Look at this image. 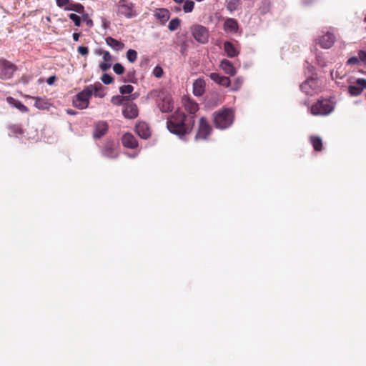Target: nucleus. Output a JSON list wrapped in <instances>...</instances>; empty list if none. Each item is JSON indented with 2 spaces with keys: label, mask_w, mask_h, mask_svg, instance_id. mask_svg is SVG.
I'll return each instance as SVG.
<instances>
[{
  "label": "nucleus",
  "mask_w": 366,
  "mask_h": 366,
  "mask_svg": "<svg viewBox=\"0 0 366 366\" xmlns=\"http://www.w3.org/2000/svg\"><path fill=\"white\" fill-rule=\"evenodd\" d=\"M194 121L192 116L187 117L182 112H177L167 122L169 131L182 138L190 132Z\"/></svg>",
  "instance_id": "obj_1"
},
{
  "label": "nucleus",
  "mask_w": 366,
  "mask_h": 366,
  "mask_svg": "<svg viewBox=\"0 0 366 366\" xmlns=\"http://www.w3.org/2000/svg\"><path fill=\"white\" fill-rule=\"evenodd\" d=\"M234 120V113L229 109H224L214 115V122L217 128L225 129L230 127Z\"/></svg>",
  "instance_id": "obj_2"
},
{
  "label": "nucleus",
  "mask_w": 366,
  "mask_h": 366,
  "mask_svg": "<svg viewBox=\"0 0 366 366\" xmlns=\"http://www.w3.org/2000/svg\"><path fill=\"white\" fill-rule=\"evenodd\" d=\"M335 108V104L328 99L318 100L310 108V112L315 116H325L330 114Z\"/></svg>",
  "instance_id": "obj_3"
},
{
  "label": "nucleus",
  "mask_w": 366,
  "mask_h": 366,
  "mask_svg": "<svg viewBox=\"0 0 366 366\" xmlns=\"http://www.w3.org/2000/svg\"><path fill=\"white\" fill-rule=\"evenodd\" d=\"M191 33L194 39L200 44H206L209 40V31L202 25H194L191 27Z\"/></svg>",
  "instance_id": "obj_4"
},
{
  "label": "nucleus",
  "mask_w": 366,
  "mask_h": 366,
  "mask_svg": "<svg viewBox=\"0 0 366 366\" xmlns=\"http://www.w3.org/2000/svg\"><path fill=\"white\" fill-rule=\"evenodd\" d=\"M89 90H86V87L79 93H78L73 100V104L79 109H84L88 107L91 96Z\"/></svg>",
  "instance_id": "obj_5"
},
{
  "label": "nucleus",
  "mask_w": 366,
  "mask_h": 366,
  "mask_svg": "<svg viewBox=\"0 0 366 366\" xmlns=\"http://www.w3.org/2000/svg\"><path fill=\"white\" fill-rule=\"evenodd\" d=\"M117 14L123 16L127 19L136 17L138 15L137 11L134 9L133 3L122 4L117 6Z\"/></svg>",
  "instance_id": "obj_6"
},
{
  "label": "nucleus",
  "mask_w": 366,
  "mask_h": 366,
  "mask_svg": "<svg viewBox=\"0 0 366 366\" xmlns=\"http://www.w3.org/2000/svg\"><path fill=\"white\" fill-rule=\"evenodd\" d=\"M15 71V66L11 62L1 59L0 60V77L3 79H10Z\"/></svg>",
  "instance_id": "obj_7"
},
{
  "label": "nucleus",
  "mask_w": 366,
  "mask_h": 366,
  "mask_svg": "<svg viewBox=\"0 0 366 366\" xmlns=\"http://www.w3.org/2000/svg\"><path fill=\"white\" fill-rule=\"evenodd\" d=\"M301 90L308 95H314L320 90L318 81L315 79H310L302 83L300 86Z\"/></svg>",
  "instance_id": "obj_8"
},
{
  "label": "nucleus",
  "mask_w": 366,
  "mask_h": 366,
  "mask_svg": "<svg viewBox=\"0 0 366 366\" xmlns=\"http://www.w3.org/2000/svg\"><path fill=\"white\" fill-rule=\"evenodd\" d=\"M212 127L207 123L204 117H202L199 120L198 132L195 136L197 140L206 139L207 137L210 134Z\"/></svg>",
  "instance_id": "obj_9"
},
{
  "label": "nucleus",
  "mask_w": 366,
  "mask_h": 366,
  "mask_svg": "<svg viewBox=\"0 0 366 366\" xmlns=\"http://www.w3.org/2000/svg\"><path fill=\"white\" fill-rule=\"evenodd\" d=\"M356 84L350 85L348 86V92L351 96L360 95L364 89H366V79H357Z\"/></svg>",
  "instance_id": "obj_10"
},
{
  "label": "nucleus",
  "mask_w": 366,
  "mask_h": 366,
  "mask_svg": "<svg viewBox=\"0 0 366 366\" xmlns=\"http://www.w3.org/2000/svg\"><path fill=\"white\" fill-rule=\"evenodd\" d=\"M117 144L111 140L107 141L103 147L102 152V154L108 158H115L117 157L116 152Z\"/></svg>",
  "instance_id": "obj_11"
},
{
  "label": "nucleus",
  "mask_w": 366,
  "mask_h": 366,
  "mask_svg": "<svg viewBox=\"0 0 366 366\" xmlns=\"http://www.w3.org/2000/svg\"><path fill=\"white\" fill-rule=\"evenodd\" d=\"M124 108L122 111L123 115L127 119H134L138 116V109L135 104L127 103L124 104Z\"/></svg>",
  "instance_id": "obj_12"
},
{
  "label": "nucleus",
  "mask_w": 366,
  "mask_h": 366,
  "mask_svg": "<svg viewBox=\"0 0 366 366\" xmlns=\"http://www.w3.org/2000/svg\"><path fill=\"white\" fill-rule=\"evenodd\" d=\"M335 37L333 34L327 32L319 39V44L324 49L330 48L335 43Z\"/></svg>",
  "instance_id": "obj_13"
},
{
  "label": "nucleus",
  "mask_w": 366,
  "mask_h": 366,
  "mask_svg": "<svg viewBox=\"0 0 366 366\" xmlns=\"http://www.w3.org/2000/svg\"><path fill=\"white\" fill-rule=\"evenodd\" d=\"M86 90H89V94L92 97L94 94L95 97L102 98L105 96L104 86L101 83L97 82L94 84H90L86 86Z\"/></svg>",
  "instance_id": "obj_14"
},
{
  "label": "nucleus",
  "mask_w": 366,
  "mask_h": 366,
  "mask_svg": "<svg viewBox=\"0 0 366 366\" xmlns=\"http://www.w3.org/2000/svg\"><path fill=\"white\" fill-rule=\"evenodd\" d=\"M136 132L143 139H147L151 135L149 127L145 122H139L136 124Z\"/></svg>",
  "instance_id": "obj_15"
},
{
  "label": "nucleus",
  "mask_w": 366,
  "mask_h": 366,
  "mask_svg": "<svg viewBox=\"0 0 366 366\" xmlns=\"http://www.w3.org/2000/svg\"><path fill=\"white\" fill-rule=\"evenodd\" d=\"M162 103L159 104V107L162 112H169L173 108V102L169 95H164L162 97Z\"/></svg>",
  "instance_id": "obj_16"
},
{
  "label": "nucleus",
  "mask_w": 366,
  "mask_h": 366,
  "mask_svg": "<svg viewBox=\"0 0 366 366\" xmlns=\"http://www.w3.org/2000/svg\"><path fill=\"white\" fill-rule=\"evenodd\" d=\"M108 130V124L107 122L101 121L99 122L96 126L94 131V138H101L103 135H104Z\"/></svg>",
  "instance_id": "obj_17"
},
{
  "label": "nucleus",
  "mask_w": 366,
  "mask_h": 366,
  "mask_svg": "<svg viewBox=\"0 0 366 366\" xmlns=\"http://www.w3.org/2000/svg\"><path fill=\"white\" fill-rule=\"evenodd\" d=\"M209 77L212 80L219 85L224 86L226 87L229 86L231 81L229 77L221 76L217 73H211Z\"/></svg>",
  "instance_id": "obj_18"
},
{
  "label": "nucleus",
  "mask_w": 366,
  "mask_h": 366,
  "mask_svg": "<svg viewBox=\"0 0 366 366\" xmlns=\"http://www.w3.org/2000/svg\"><path fill=\"white\" fill-rule=\"evenodd\" d=\"M205 81L202 79H197L193 83V94L197 97L202 96L204 92Z\"/></svg>",
  "instance_id": "obj_19"
},
{
  "label": "nucleus",
  "mask_w": 366,
  "mask_h": 366,
  "mask_svg": "<svg viewBox=\"0 0 366 366\" xmlns=\"http://www.w3.org/2000/svg\"><path fill=\"white\" fill-rule=\"evenodd\" d=\"M122 141L123 145L128 148L134 149L137 146V142L135 137L129 133L123 135Z\"/></svg>",
  "instance_id": "obj_20"
},
{
  "label": "nucleus",
  "mask_w": 366,
  "mask_h": 366,
  "mask_svg": "<svg viewBox=\"0 0 366 366\" xmlns=\"http://www.w3.org/2000/svg\"><path fill=\"white\" fill-rule=\"evenodd\" d=\"M35 101L34 107L39 109H48L51 103L46 97H31Z\"/></svg>",
  "instance_id": "obj_21"
},
{
  "label": "nucleus",
  "mask_w": 366,
  "mask_h": 366,
  "mask_svg": "<svg viewBox=\"0 0 366 366\" xmlns=\"http://www.w3.org/2000/svg\"><path fill=\"white\" fill-rule=\"evenodd\" d=\"M224 29L226 32L236 33L238 31V24L234 19H227L224 24Z\"/></svg>",
  "instance_id": "obj_22"
},
{
  "label": "nucleus",
  "mask_w": 366,
  "mask_h": 366,
  "mask_svg": "<svg viewBox=\"0 0 366 366\" xmlns=\"http://www.w3.org/2000/svg\"><path fill=\"white\" fill-rule=\"evenodd\" d=\"M6 102H8V104L9 105H11L13 107L16 108L22 113H26V112H28V111H29L28 108L24 104H23L20 101H19L13 97H7Z\"/></svg>",
  "instance_id": "obj_23"
},
{
  "label": "nucleus",
  "mask_w": 366,
  "mask_h": 366,
  "mask_svg": "<svg viewBox=\"0 0 366 366\" xmlns=\"http://www.w3.org/2000/svg\"><path fill=\"white\" fill-rule=\"evenodd\" d=\"M107 44L110 46L114 51H119L124 49V43L112 38V37H107L106 39Z\"/></svg>",
  "instance_id": "obj_24"
},
{
  "label": "nucleus",
  "mask_w": 366,
  "mask_h": 366,
  "mask_svg": "<svg viewBox=\"0 0 366 366\" xmlns=\"http://www.w3.org/2000/svg\"><path fill=\"white\" fill-rule=\"evenodd\" d=\"M220 67L227 74L234 76L236 74L235 68L229 60H222L220 63Z\"/></svg>",
  "instance_id": "obj_25"
},
{
  "label": "nucleus",
  "mask_w": 366,
  "mask_h": 366,
  "mask_svg": "<svg viewBox=\"0 0 366 366\" xmlns=\"http://www.w3.org/2000/svg\"><path fill=\"white\" fill-rule=\"evenodd\" d=\"M154 16L157 19H159L162 24H165L169 19V11L166 9H157Z\"/></svg>",
  "instance_id": "obj_26"
},
{
  "label": "nucleus",
  "mask_w": 366,
  "mask_h": 366,
  "mask_svg": "<svg viewBox=\"0 0 366 366\" xmlns=\"http://www.w3.org/2000/svg\"><path fill=\"white\" fill-rule=\"evenodd\" d=\"M224 49L230 58L235 57L239 54V50L229 41L224 42Z\"/></svg>",
  "instance_id": "obj_27"
},
{
  "label": "nucleus",
  "mask_w": 366,
  "mask_h": 366,
  "mask_svg": "<svg viewBox=\"0 0 366 366\" xmlns=\"http://www.w3.org/2000/svg\"><path fill=\"white\" fill-rule=\"evenodd\" d=\"M185 109L190 114H194L198 110V104L189 99H185L184 102Z\"/></svg>",
  "instance_id": "obj_28"
},
{
  "label": "nucleus",
  "mask_w": 366,
  "mask_h": 366,
  "mask_svg": "<svg viewBox=\"0 0 366 366\" xmlns=\"http://www.w3.org/2000/svg\"><path fill=\"white\" fill-rule=\"evenodd\" d=\"M310 142L316 151H320L322 147V139L317 136H312L310 137Z\"/></svg>",
  "instance_id": "obj_29"
},
{
  "label": "nucleus",
  "mask_w": 366,
  "mask_h": 366,
  "mask_svg": "<svg viewBox=\"0 0 366 366\" xmlns=\"http://www.w3.org/2000/svg\"><path fill=\"white\" fill-rule=\"evenodd\" d=\"M239 4V0H228L227 4V9L230 11H234L237 9Z\"/></svg>",
  "instance_id": "obj_30"
},
{
  "label": "nucleus",
  "mask_w": 366,
  "mask_h": 366,
  "mask_svg": "<svg viewBox=\"0 0 366 366\" xmlns=\"http://www.w3.org/2000/svg\"><path fill=\"white\" fill-rule=\"evenodd\" d=\"M127 59L130 63H134L137 59V52L134 49H129L127 52Z\"/></svg>",
  "instance_id": "obj_31"
},
{
  "label": "nucleus",
  "mask_w": 366,
  "mask_h": 366,
  "mask_svg": "<svg viewBox=\"0 0 366 366\" xmlns=\"http://www.w3.org/2000/svg\"><path fill=\"white\" fill-rule=\"evenodd\" d=\"M180 25V20L178 18H175L172 19L168 25V29L170 31H174L176 30L179 26Z\"/></svg>",
  "instance_id": "obj_32"
},
{
  "label": "nucleus",
  "mask_w": 366,
  "mask_h": 366,
  "mask_svg": "<svg viewBox=\"0 0 366 366\" xmlns=\"http://www.w3.org/2000/svg\"><path fill=\"white\" fill-rule=\"evenodd\" d=\"M194 1L187 0L184 3L183 10L185 13L191 12L194 9Z\"/></svg>",
  "instance_id": "obj_33"
},
{
  "label": "nucleus",
  "mask_w": 366,
  "mask_h": 366,
  "mask_svg": "<svg viewBox=\"0 0 366 366\" xmlns=\"http://www.w3.org/2000/svg\"><path fill=\"white\" fill-rule=\"evenodd\" d=\"M134 90V87L132 85H123L119 88V92L122 94H131Z\"/></svg>",
  "instance_id": "obj_34"
},
{
  "label": "nucleus",
  "mask_w": 366,
  "mask_h": 366,
  "mask_svg": "<svg viewBox=\"0 0 366 366\" xmlns=\"http://www.w3.org/2000/svg\"><path fill=\"white\" fill-rule=\"evenodd\" d=\"M243 83V79L242 77H237L234 79L233 86L232 87V91H237Z\"/></svg>",
  "instance_id": "obj_35"
},
{
  "label": "nucleus",
  "mask_w": 366,
  "mask_h": 366,
  "mask_svg": "<svg viewBox=\"0 0 366 366\" xmlns=\"http://www.w3.org/2000/svg\"><path fill=\"white\" fill-rule=\"evenodd\" d=\"M113 71L117 74H122L124 71V66L119 64V63H116L114 64L113 66Z\"/></svg>",
  "instance_id": "obj_36"
},
{
  "label": "nucleus",
  "mask_w": 366,
  "mask_h": 366,
  "mask_svg": "<svg viewBox=\"0 0 366 366\" xmlns=\"http://www.w3.org/2000/svg\"><path fill=\"white\" fill-rule=\"evenodd\" d=\"M102 81L105 84H109L113 82L114 79L108 74H104L101 77Z\"/></svg>",
  "instance_id": "obj_37"
},
{
  "label": "nucleus",
  "mask_w": 366,
  "mask_h": 366,
  "mask_svg": "<svg viewBox=\"0 0 366 366\" xmlns=\"http://www.w3.org/2000/svg\"><path fill=\"white\" fill-rule=\"evenodd\" d=\"M124 99L125 97H123L122 96H115L112 98L111 102L112 104L115 105L124 104L123 102Z\"/></svg>",
  "instance_id": "obj_38"
},
{
  "label": "nucleus",
  "mask_w": 366,
  "mask_h": 366,
  "mask_svg": "<svg viewBox=\"0 0 366 366\" xmlns=\"http://www.w3.org/2000/svg\"><path fill=\"white\" fill-rule=\"evenodd\" d=\"M347 64L350 65H359L360 64V60L359 58V55L355 56H352L347 60Z\"/></svg>",
  "instance_id": "obj_39"
},
{
  "label": "nucleus",
  "mask_w": 366,
  "mask_h": 366,
  "mask_svg": "<svg viewBox=\"0 0 366 366\" xmlns=\"http://www.w3.org/2000/svg\"><path fill=\"white\" fill-rule=\"evenodd\" d=\"M163 69L161 66H157L153 70V74L157 78H161L163 76Z\"/></svg>",
  "instance_id": "obj_40"
},
{
  "label": "nucleus",
  "mask_w": 366,
  "mask_h": 366,
  "mask_svg": "<svg viewBox=\"0 0 366 366\" xmlns=\"http://www.w3.org/2000/svg\"><path fill=\"white\" fill-rule=\"evenodd\" d=\"M65 10H73L77 13H81L84 11V6L80 4H75L72 8H66Z\"/></svg>",
  "instance_id": "obj_41"
},
{
  "label": "nucleus",
  "mask_w": 366,
  "mask_h": 366,
  "mask_svg": "<svg viewBox=\"0 0 366 366\" xmlns=\"http://www.w3.org/2000/svg\"><path fill=\"white\" fill-rule=\"evenodd\" d=\"M69 19L71 20H72L74 22V24L76 26H80V24H81V19H80V17L79 16H77L75 14H70L69 15Z\"/></svg>",
  "instance_id": "obj_42"
},
{
  "label": "nucleus",
  "mask_w": 366,
  "mask_h": 366,
  "mask_svg": "<svg viewBox=\"0 0 366 366\" xmlns=\"http://www.w3.org/2000/svg\"><path fill=\"white\" fill-rule=\"evenodd\" d=\"M99 54H103V59L106 62L111 63L112 56L110 53L107 51H99Z\"/></svg>",
  "instance_id": "obj_43"
},
{
  "label": "nucleus",
  "mask_w": 366,
  "mask_h": 366,
  "mask_svg": "<svg viewBox=\"0 0 366 366\" xmlns=\"http://www.w3.org/2000/svg\"><path fill=\"white\" fill-rule=\"evenodd\" d=\"M9 131L10 133L13 134H21L22 132L21 127L18 125L11 126L9 127Z\"/></svg>",
  "instance_id": "obj_44"
},
{
  "label": "nucleus",
  "mask_w": 366,
  "mask_h": 366,
  "mask_svg": "<svg viewBox=\"0 0 366 366\" xmlns=\"http://www.w3.org/2000/svg\"><path fill=\"white\" fill-rule=\"evenodd\" d=\"M360 63L366 65V51L360 50L358 52Z\"/></svg>",
  "instance_id": "obj_45"
},
{
  "label": "nucleus",
  "mask_w": 366,
  "mask_h": 366,
  "mask_svg": "<svg viewBox=\"0 0 366 366\" xmlns=\"http://www.w3.org/2000/svg\"><path fill=\"white\" fill-rule=\"evenodd\" d=\"M112 66V64L111 63H109V62H102L100 64H99V67L100 69L103 71H107L109 69H110Z\"/></svg>",
  "instance_id": "obj_46"
},
{
  "label": "nucleus",
  "mask_w": 366,
  "mask_h": 366,
  "mask_svg": "<svg viewBox=\"0 0 366 366\" xmlns=\"http://www.w3.org/2000/svg\"><path fill=\"white\" fill-rule=\"evenodd\" d=\"M78 52L82 56H86L89 52V49L86 46H79L78 47Z\"/></svg>",
  "instance_id": "obj_47"
},
{
  "label": "nucleus",
  "mask_w": 366,
  "mask_h": 366,
  "mask_svg": "<svg viewBox=\"0 0 366 366\" xmlns=\"http://www.w3.org/2000/svg\"><path fill=\"white\" fill-rule=\"evenodd\" d=\"M56 4L59 7L67 5L69 3V0H56Z\"/></svg>",
  "instance_id": "obj_48"
},
{
  "label": "nucleus",
  "mask_w": 366,
  "mask_h": 366,
  "mask_svg": "<svg viewBox=\"0 0 366 366\" xmlns=\"http://www.w3.org/2000/svg\"><path fill=\"white\" fill-rule=\"evenodd\" d=\"M55 79V76H51L47 79L46 82L48 84L51 85L54 82Z\"/></svg>",
  "instance_id": "obj_49"
},
{
  "label": "nucleus",
  "mask_w": 366,
  "mask_h": 366,
  "mask_svg": "<svg viewBox=\"0 0 366 366\" xmlns=\"http://www.w3.org/2000/svg\"><path fill=\"white\" fill-rule=\"evenodd\" d=\"M84 19L86 21V24L89 26H90V27L92 26L93 22H92V19H89L87 16H84Z\"/></svg>",
  "instance_id": "obj_50"
},
{
  "label": "nucleus",
  "mask_w": 366,
  "mask_h": 366,
  "mask_svg": "<svg viewBox=\"0 0 366 366\" xmlns=\"http://www.w3.org/2000/svg\"><path fill=\"white\" fill-rule=\"evenodd\" d=\"M317 61L318 64H319L320 66H322V67L326 66V65H327V64H326V63H325L324 61H322V60L320 59V56H317Z\"/></svg>",
  "instance_id": "obj_51"
},
{
  "label": "nucleus",
  "mask_w": 366,
  "mask_h": 366,
  "mask_svg": "<svg viewBox=\"0 0 366 366\" xmlns=\"http://www.w3.org/2000/svg\"><path fill=\"white\" fill-rule=\"evenodd\" d=\"M79 36H80V35H79V34H78V33H74V34H73V39H74V40L75 41H79Z\"/></svg>",
  "instance_id": "obj_52"
},
{
  "label": "nucleus",
  "mask_w": 366,
  "mask_h": 366,
  "mask_svg": "<svg viewBox=\"0 0 366 366\" xmlns=\"http://www.w3.org/2000/svg\"><path fill=\"white\" fill-rule=\"evenodd\" d=\"M132 99H135L137 97V94H133L131 95Z\"/></svg>",
  "instance_id": "obj_53"
},
{
  "label": "nucleus",
  "mask_w": 366,
  "mask_h": 366,
  "mask_svg": "<svg viewBox=\"0 0 366 366\" xmlns=\"http://www.w3.org/2000/svg\"><path fill=\"white\" fill-rule=\"evenodd\" d=\"M67 113H68V114H75V112H72V111H71V110H68V111H67Z\"/></svg>",
  "instance_id": "obj_54"
},
{
  "label": "nucleus",
  "mask_w": 366,
  "mask_h": 366,
  "mask_svg": "<svg viewBox=\"0 0 366 366\" xmlns=\"http://www.w3.org/2000/svg\"><path fill=\"white\" fill-rule=\"evenodd\" d=\"M176 3L180 4L183 2L184 0H174Z\"/></svg>",
  "instance_id": "obj_55"
},
{
  "label": "nucleus",
  "mask_w": 366,
  "mask_h": 366,
  "mask_svg": "<svg viewBox=\"0 0 366 366\" xmlns=\"http://www.w3.org/2000/svg\"><path fill=\"white\" fill-rule=\"evenodd\" d=\"M136 156H137V154H133V155H131V156H129V157H132V158H134V157H135Z\"/></svg>",
  "instance_id": "obj_56"
}]
</instances>
